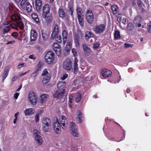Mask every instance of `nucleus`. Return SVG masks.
<instances>
[{
  "instance_id": "a211bd4d",
  "label": "nucleus",
  "mask_w": 151,
  "mask_h": 151,
  "mask_svg": "<svg viewBox=\"0 0 151 151\" xmlns=\"http://www.w3.org/2000/svg\"><path fill=\"white\" fill-rule=\"evenodd\" d=\"M50 7L48 4L45 5L43 8V13L42 15L50 14Z\"/></svg>"
},
{
  "instance_id": "c756f323",
  "label": "nucleus",
  "mask_w": 151,
  "mask_h": 151,
  "mask_svg": "<svg viewBox=\"0 0 151 151\" xmlns=\"http://www.w3.org/2000/svg\"><path fill=\"white\" fill-rule=\"evenodd\" d=\"M111 10L114 14H116L118 11V8L116 5H113L111 6Z\"/></svg>"
},
{
  "instance_id": "2eb2a0df",
  "label": "nucleus",
  "mask_w": 151,
  "mask_h": 151,
  "mask_svg": "<svg viewBox=\"0 0 151 151\" xmlns=\"http://www.w3.org/2000/svg\"><path fill=\"white\" fill-rule=\"evenodd\" d=\"M60 46L57 43H54L52 46L53 49L58 55H59L60 54Z\"/></svg>"
},
{
  "instance_id": "9d476101",
  "label": "nucleus",
  "mask_w": 151,
  "mask_h": 151,
  "mask_svg": "<svg viewBox=\"0 0 151 151\" xmlns=\"http://www.w3.org/2000/svg\"><path fill=\"white\" fill-rule=\"evenodd\" d=\"M42 17L45 19V23L48 24L50 23L52 19V14L42 15Z\"/></svg>"
},
{
  "instance_id": "1a4fd4ad",
  "label": "nucleus",
  "mask_w": 151,
  "mask_h": 151,
  "mask_svg": "<svg viewBox=\"0 0 151 151\" xmlns=\"http://www.w3.org/2000/svg\"><path fill=\"white\" fill-rule=\"evenodd\" d=\"M34 134L35 136V140L37 142V144L39 145H41L43 143V141L37 130H34Z\"/></svg>"
},
{
  "instance_id": "bb28decb",
  "label": "nucleus",
  "mask_w": 151,
  "mask_h": 151,
  "mask_svg": "<svg viewBox=\"0 0 151 151\" xmlns=\"http://www.w3.org/2000/svg\"><path fill=\"white\" fill-rule=\"evenodd\" d=\"M68 33L65 30H64L62 33V35L63 37V43L64 44L66 42L67 39Z\"/></svg>"
},
{
  "instance_id": "9b49d317",
  "label": "nucleus",
  "mask_w": 151,
  "mask_h": 151,
  "mask_svg": "<svg viewBox=\"0 0 151 151\" xmlns=\"http://www.w3.org/2000/svg\"><path fill=\"white\" fill-rule=\"evenodd\" d=\"M101 73L104 77L106 78L111 76L112 72L108 70L103 68L102 69Z\"/></svg>"
},
{
  "instance_id": "680f3d73",
  "label": "nucleus",
  "mask_w": 151,
  "mask_h": 151,
  "mask_svg": "<svg viewBox=\"0 0 151 151\" xmlns=\"http://www.w3.org/2000/svg\"><path fill=\"white\" fill-rule=\"evenodd\" d=\"M29 58L34 60H35L36 58V57L33 54L30 55L29 57Z\"/></svg>"
},
{
  "instance_id": "cd10ccee",
  "label": "nucleus",
  "mask_w": 151,
  "mask_h": 151,
  "mask_svg": "<svg viewBox=\"0 0 151 151\" xmlns=\"http://www.w3.org/2000/svg\"><path fill=\"white\" fill-rule=\"evenodd\" d=\"M83 49L84 53L86 54H88L90 52V48L86 45H83Z\"/></svg>"
},
{
  "instance_id": "a878e982",
  "label": "nucleus",
  "mask_w": 151,
  "mask_h": 151,
  "mask_svg": "<svg viewBox=\"0 0 151 151\" xmlns=\"http://www.w3.org/2000/svg\"><path fill=\"white\" fill-rule=\"evenodd\" d=\"M25 9L28 12H31L32 10V6L29 3L27 2L25 4Z\"/></svg>"
},
{
  "instance_id": "58836bf2",
  "label": "nucleus",
  "mask_w": 151,
  "mask_h": 151,
  "mask_svg": "<svg viewBox=\"0 0 151 151\" xmlns=\"http://www.w3.org/2000/svg\"><path fill=\"white\" fill-rule=\"evenodd\" d=\"M27 0H22L20 3V6L23 9H25V3L26 2Z\"/></svg>"
},
{
  "instance_id": "4468645a",
  "label": "nucleus",
  "mask_w": 151,
  "mask_h": 151,
  "mask_svg": "<svg viewBox=\"0 0 151 151\" xmlns=\"http://www.w3.org/2000/svg\"><path fill=\"white\" fill-rule=\"evenodd\" d=\"M59 32V28L58 25L55 24L53 28L52 32L51 34V38L53 39L57 35Z\"/></svg>"
},
{
  "instance_id": "052dcab7",
  "label": "nucleus",
  "mask_w": 151,
  "mask_h": 151,
  "mask_svg": "<svg viewBox=\"0 0 151 151\" xmlns=\"http://www.w3.org/2000/svg\"><path fill=\"white\" fill-rule=\"evenodd\" d=\"M124 47L126 48H127L129 47H132V45L130 44H127L125 43L124 44Z\"/></svg>"
},
{
  "instance_id": "de8ad7c7",
  "label": "nucleus",
  "mask_w": 151,
  "mask_h": 151,
  "mask_svg": "<svg viewBox=\"0 0 151 151\" xmlns=\"http://www.w3.org/2000/svg\"><path fill=\"white\" fill-rule=\"evenodd\" d=\"M38 70H36L31 75L30 77L32 78H34L38 74Z\"/></svg>"
},
{
  "instance_id": "f8f14e48",
  "label": "nucleus",
  "mask_w": 151,
  "mask_h": 151,
  "mask_svg": "<svg viewBox=\"0 0 151 151\" xmlns=\"http://www.w3.org/2000/svg\"><path fill=\"white\" fill-rule=\"evenodd\" d=\"M64 94V92L59 90L55 91L53 93L54 98H62Z\"/></svg>"
},
{
  "instance_id": "4be33fe9",
  "label": "nucleus",
  "mask_w": 151,
  "mask_h": 151,
  "mask_svg": "<svg viewBox=\"0 0 151 151\" xmlns=\"http://www.w3.org/2000/svg\"><path fill=\"white\" fill-rule=\"evenodd\" d=\"M24 112L25 115L27 116L34 114L35 113V111L32 108H29L26 109L24 110Z\"/></svg>"
},
{
  "instance_id": "4d7b16f0",
  "label": "nucleus",
  "mask_w": 151,
  "mask_h": 151,
  "mask_svg": "<svg viewBox=\"0 0 151 151\" xmlns=\"http://www.w3.org/2000/svg\"><path fill=\"white\" fill-rule=\"evenodd\" d=\"M10 68H11V66H7L6 67L5 70L4 71V72L8 73L9 71L10 70Z\"/></svg>"
},
{
  "instance_id": "13d9d810",
  "label": "nucleus",
  "mask_w": 151,
  "mask_h": 151,
  "mask_svg": "<svg viewBox=\"0 0 151 151\" xmlns=\"http://www.w3.org/2000/svg\"><path fill=\"white\" fill-rule=\"evenodd\" d=\"M68 76V75L67 74H64L63 76L61 78V79L63 80H65Z\"/></svg>"
},
{
  "instance_id": "864d4df0",
  "label": "nucleus",
  "mask_w": 151,
  "mask_h": 151,
  "mask_svg": "<svg viewBox=\"0 0 151 151\" xmlns=\"http://www.w3.org/2000/svg\"><path fill=\"white\" fill-rule=\"evenodd\" d=\"M99 46V43L98 42H96L93 45V47L94 48H97Z\"/></svg>"
},
{
  "instance_id": "20e7f679",
  "label": "nucleus",
  "mask_w": 151,
  "mask_h": 151,
  "mask_svg": "<svg viewBox=\"0 0 151 151\" xmlns=\"http://www.w3.org/2000/svg\"><path fill=\"white\" fill-rule=\"evenodd\" d=\"M54 54L51 52H48L46 54L45 59L46 63L48 64H52L53 63Z\"/></svg>"
},
{
  "instance_id": "c85d7f7f",
  "label": "nucleus",
  "mask_w": 151,
  "mask_h": 151,
  "mask_svg": "<svg viewBox=\"0 0 151 151\" xmlns=\"http://www.w3.org/2000/svg\"><path fill=\"white\" fill-rule=\"evenodd\" d=\"M83 16H81L77 17L79 24L81 26H83L84 25V19Z\"/></svg>"
},
{
  "instance_id": "c03bdc74",
  "label": "nucleus",
  "mask_w": 151,
  "mask_h": 151,
  "mask_svg": "<svg viewBox=\"0 0 151 151\" xmlns=\"http://www.w3.org/2000/svg\"><path fill=\"white\" fill-rule=\"evenodd\" d=\"M68 9L69 12H70V14L72 16L73 14V12L74 10L73 7L72 6H69L68 7Z\"/></svg>"
},
{
  "instance_id": "b1692460",
  "label": "nucleus",
  "mask_w": 151,
  "mask_h": 151,
  "mask_svg": "<svg viewBox=\"0 0 151 151\" xmlns=\"http://www.w3.org/2000/svg\"><path fill=\"white\" fill-rule=\"evenodd\" d=\"M50 78V75H48L46 76H45L43 78L42 83L44 84H46L49 82Z\"/></svg>"
},
{
  "instance_id": "c9c22d12",
  "label": "nucleus",
  "mask_w": 151,
  "mask_h": 151,
  "mask_svg": "<svg viewBox=\"0 0 151 151\" xmlns=\"http://www.w3.org/2000/svg\"><path fill=\"white\" fill-rule=\"evenodd\" d=\"M114 36L116 40H119L120 39L121 36L119 31H115Z\"/></svg>"
},
{
  "instance_id": "7ed1b4c3",
  "label": "nucleus",
  "mask_w": 151,
  "mask_h": 151,
  "mask_svg": "<svg viewBox=\"0 0 151 151\" xmlns=\"http://www.w3.org/2000/svg\"><path fill=\"white\" fill-rule=\"evenodd\" d=\"M11 20L15 21L19 28L21 29H24V25L22 21L20 20V17L17 14H14L12 15L11 18Z\"/></svg>"
},
{
  "instance_id": "a18cd8bd",
  "label": "nucleus",
  "mask_w": 151,
  "mask_h": 151,
  "mask_svg": "<svg viewBox=\"0 0 151 151\" xmlns=\"http://www.w3.org/2000/svg\"><path fill=\"white\" fill-rule=\"evenodd\" d=\"M55 40L59 42H61L62 40H61V37L60 36V35H58L57 36H56L55 37Z\"/></svg>"
},
{
  "instance_id": "37998d69",
  "label": "nucleus",
  "mask_w": 151,
  "mask_h": 151,
  "mask_svg": "<svg viewBox=\"0 0 151 151\" xmlns=\"http://www.w3.org/2000/svg\"><path fill=\"white\" fill-rule=\"evenodd\" d=\"M127 30L129 31H132V24L131 23H129L128 24L127 27Z\"/></svg>"
},
{
  "instance_id": "5701e85b",
  "label": "nucleus",
  "mask_w": 151,
  "mask_h": 151,
  "mask_svg": "<svg viewBox=\"0 0 151 151\" xmlns=\"http://www.w3.org/2000/svg\"><path fill=\"white\" fill-rule=\"evenodd\" d=\"M47 94H43L41 95L39 99V101L41 103H43L45 102L47 99Z\"/></svg>"
},
{
  "instance_id": "79ce46f5",
  "label": "nucleus",
  "mask_w": 151,
  "mask_h": 151,
  "mask_svg": "<svg viewBox=\"0 0 151 151\" xmlns=\"http://www.w3.org/2000/svg\"><path fill=\"white\" fill-rule=\"evenodd\" d=\"M72 134L73 136L75 137H77L78 135V132L77 131V129H73L71 131Z\"/></svg>"
},
{
  "instance_id": "a19ab883",
  "label": "nucleus",
  "mask_w": 151,
  "mask_h": 151,
  "mask_svg": "<svg viewBox=\"0 0 151 151\" xmlns=\"http://www.w3.org/2000/svg\"><path fill=\"white\" fill-rule=\"evenodd\" d=\"M42 36L43 39L44 40H46V39L47 38V36L46 33L45 32L42 30Z\"/></svg>"
},
{
  "instance_id": "423d86ee",
  "label": "nucleus",
  "mask_w": 151,
  "mask_h": 151,
  "mask_svg": "<svg viewBox=\"0 0 151 151\" xmlns=\"http://www.w3.org/2000/svg\"><path fill=\"white\" fill-rule=\"evenodd\" d=\"M106 26L104 24H100L95 26L93 27V31L96 34H99L103 32L105 30Z\"/></svg>"
},
{
  "instance_id": "39448f33",
  "label": "nucleus",
  "mask_w": 151,
  "mask_h": 151,
  "mask_svg": "<svg viewBox=\"0 0 151 151\" xmlns=\"http://www.w3.org/2000/svg\"><path fill=\"white\" fill-rule=\"evenodd\" d=\"M28 100L32 104L35 105L36 104L37 98L34 92H29L28 95Z\"/></svg>"
},
{
  "instance_id": "ea45409f",
  "label": "nucleus",
  "mask_w": 151,
  "mask_h": 151,
  "mask_svg": "<svg viewBox=\"0 0 151 151\" xmlns=\"http://www.w3.org/2000/svg\"><path fill=\"white\" fill-rule=\"evenodd\" d=\"M70 128L71 131L73 130V129H77V127L76 126L75 124L73 122H71L70 124Z\"/></svg>"
},
{
  "instance_id": "ddd939ff",
  "label": "nucleus",
  "mask_w": 151,
  "mask_h": 151,
  "mask_svg": "<svg viewBox=\"0 0 151 151\" xmlns=\"http://www.w3.org/2000/svg\"><path fill=\"white\" fill-rule=\"evenodd\" d=\"M77 117L76 121L78 123H81L84 120V117L82 113L80 111L78 110L77 112Z\"/></svg>"
},
{
  "instance_id": "e433bc0d",
  "label": "nucleus",
  "mask_w": 151,
  "mask_h": 151,
  "mask_svg": "<svg viewBox=\"0 0 151 151\" xmlns=\"http://www.w3.org/2000/svg\"><path fill=\"white\" fill-rule=\"evenodd\" d=\"M10 30V28L7 26L4 27L3 29V34L5 35V34L7 33Z\"/></svg>"
},
{
  "instance_id": "bf43d9fd",
  "label": "nucleus",
  "mask_w": 151,
  "mask_h": 151,
  "mask_svg": "<svg viewBox=\"0 0 151 151\" xmlns=\"http://www.w3.org/2000/svg\"><path fill=\"white\" fill-rule=\"evenodd\" d=\"M72 52L74 56H75L77 55V52L75 49L73 48L72 49Z\"/></svg>"
},
{
  "instance_id": "412c9836",
  "label": "nucleus",
  "mask_w": 151,
  "mask_h": 151,
  "mask_svg": "<svg viewBox=\"0 0 151 151\" xmlns=\"http://www.w3.org/2000/svg\"><path fill=\"white\" fill-rule=\"evenodd\" d=\"M82 35L81 34L79 35L78 34L75 35L74 38V40L76 46H79V41L82 38Z\"/></svg>"
},
{
  "instance_id": "f257e3e1",
  "label": "nucleus",
  "mask_w": 151,
  "mask_h": 151,
  "mask_svg": "<svg viewBox=\"0 0 151 151\" xmlns=\"http://www.w3.org/2000/svg\"><path fill=\"white\" fill-rule=\"evenodd\" d=\"M56 121L53 122L54 130L56 134H60L61 133L60 126L63 129H66L68 127L67 120L65 116H61L58 120L56 118Z\"/></svg>"
},
{
  "instance_id": "4c0bfd02",
  "label": "nucleus",
  "mask_w": 151,
  "mask_h": 151,
  "mask_svg": "<svg viewBox=\"0 0 151 151\" xmlns=\"http://www.w3.org/2000/svg\"><path fill=\"white\" fill-rule=\"evenodd\" d=\"M76 96L75 101L76 102H78L80 101L81 99V94L80 93H78L76 94Z\"/></svg>"
},
{
  "instance_id": "6e6552de",
  "label": "nucleus",
  "mask_w": 151,
  "mask_h": 151,
  "mask_svg": "<svg viewBox=\"0 0 151 151\" xmlns=\"http://www.w3.org/2000/svg\"><path fill=\"white\" fill-rule=\"evenodd\" d=\"M63 67L66 70L70 71L72 69V64L69 59L66 60L63 64Z\"/></svg>"
},
{
  "instance_id": "72a5a7b5",
  "label": "nucleus",
  "mask_w": 151,
  "mask_h": 151,
  "mask_svg": "<svg viewBox=\"0 0 151 151\" xmlns=\"http://www.w3.org/2000/svg\"><path fill=\"white\" fill-rule=\"evenodd\" d=\"M72 42L71 41L67 42L66 45L65 47V50L66 51L68 52L70 49L72 47Z\"/></svg>"
},
{
  "instance_id": "3c124183",
  "label": "nucleus",
  "mask_w": 151,
  "mask_h": 151,
  "mask_svg": "<svg viewBox=\"0 0 151 151\" xmlns=\"http://www.w3.org/2000/svg\"><path fill=\"white\" fill-rule=\"evenodd\" d=\"M40 113H38L36 114L35 116V120L36 122H38L40 119H39V116L40 115Z\"/></svg>"
},
{
  "instance_id": "0eeeda50",
  "label": "nucleus",
  "mask_w": 151,
  "mask_h": 151,
  "mask_svg": "<svg viewBox=\"0 0 151 151\" xmlns=\"http://www.w3.org/2000/svg\"><path fill=\"white\" fill-rule=\"evenodd\" d=\"M86 19L87 21L90 24H92L93 19V14L91 9H88L87 11L86 14Z\"/></svg>"
},
{
  "instance_id": "2f4dec72",
  "label": "nucleus",
  "mask_w": 151,
  "mask_h": 151,
  "mask_svg": "<svg viewBox=\"0 0 151 151\" xmlns=\"http://www.w3.org/2000/svg\"><path fill=\"white\" fill-rule=\"evenodd\" d=\"M31 16L33 19L36 22L38 23L39 22V19L37 15L35 13H34L32 14Z\"/></svg>"
},
{
  "instance_id": "dca6fc26",
  "label": "nucleus",
  "mask_w": 151,
  "mask_h": 151,
  "mask_svg": "<svg viewBox=\"0 0 151 151\" xmlns=\"http://www.w3.org/2000/svg\"><path fill=\"white\" fill-rule=\"evenodd\" d=\"M42 1L41 0H35V6L37 10L39 12H41Z\"/></svg>"
},
{
  "instance_id": "7c9ffc66",
  "label": "nucleus",
  "mask_w": 151,
  "mask_h": 151,
  "mask_svg": "<svg viewBox=\"0 0 151 151\" xmlns=\"http://www.w3.org/2000/svg\"><path fill=\"white\" fill-rule=\"evenodd\" d=\"M58 14L61 17H64L65 16V12L62 8H59L58 10Z\"/></svg>"
},
{
  "instance_id": "473e14b6",
  "label": "nucleus",
  "mask_w": 151,
  "mask_h": 151,
  "mask_svg": "<svg viewBox=\"0 0 151 151\" xmlns=\"http://www.w3.org/2000/svg\"><path fill=\"white\" fill-rule=\"evenodd\" d=\"M76 11L77 14V17L83 16V11L81 8L78 7L77 8Z\"/></svg>"
},
{
  "instance_id": "393cba45",
  "label": "nucleus",
  "mask_w": 151,
  "mask_h": 151,
  "mask_svg": "<svg viewBox=\"0 0 151 151\" xmlns=\"http://www.w3.org/2000/svg\"><path fill=\"white\" fill-rule=\"evenodd\" d=\"M9 9L10 11V16L11 17L13 14H16L13 12L14 10V7L13 4L12 3L9 4Z\"/></svg>"
},
{
  "instance_id": "f03ea898",
  "label": "nucleus",
  "mask_w": 151,
  "mask_h": 151,
  "mask_svg": "<svg viewBox=\"0 0 151 151\" xmlns=\"http://www.w3.org/2000/svg\"><path fill=\"white\" fill-rule=\"evenodd\" d=\"M42 130L45 132H49L51 127V120L47 117L43 118L41 121Z\"/></svg>"
},
{
  "instance_id": "8fccbe9b",
  "label": "nucleus",
  "mask_w": 151,
  "mask_h": 151,
  "mask_svg": "<svg viewBox=\"0 0 151 151\" xmlns=\"http://www.w3.org/2000/svg\"><path fill=\"white\" fill-rule=\"evenodd\" d=\"M8 73H6L5 72H4L3 73V76H2V81L3 82L4 81V80L5 79L6 77L8 76Z\"/></svg>"
},
{
  "instance_id": "0e129e2a",
  "label": "nucleus",
  "mask_w": 151,
  "mask_h": 151,
  "mask_svg": "<svg viewBox=\"0 0 151 151\" xmlns=\"http://www.w3.org/2000/svg\"><path fill=\"white\" fill-rule=\"evenodd\" d=\"M73 96L72 95H70L69 97V103H72V100L73 99Z\"/></svg>"
},
{
  "instance_id": "5fc2aeb1",
  "label": "nucleus",
  "mask_w": 151,
  "mask_h": 151,
  "mask_svg": "<svg viewBox=\"0 0 151 151\" xmlns=\"http://www.w3.org/2000/svg\"><path fill=\"white\" fill-rule=\"evenodd\" d=\"M26 66V64L25 63H22L19 64L18 66L17 67L18 68H20L22 67H24L25 66Z\"/></svg>"
},
{
  "instance_id": "69168bd1",
  "label": "nucleus",
  "mask_w": 151,
  "mask_h": 151,
  "mask_svg": "<svg viewBox=\"0 0 151 151\" xmlns=\"http://www.w3.org/2000/svg\"><path fill=\"white\" fill-rule=\"evenodd\" d=\"M19 93H15L14 95V98L15 99H17L19 95Z\"/></svg>"
},
{
  "instance_id": "49530a36",
  "label": "nucleus",
  "mask_w": 151,
  "mask_h": 151,
  "mask_svg": "<svg viewBox=\"0 0 151 151\" xmlns=\"http://www.w3.org/2000/svg\"><path fill=\"white\" fill-rule=\"evenodd\" d=\"M141 20L139 16H137L134 20V23L136 24L137 23L140 22Z\"/></svg>"
},
{
  "instance_id": "09e8293b",
  "label": "nucleus",
  "mask_w": 151,
  "mask_h": 151,
  "mask_svg": "<svg viewBox=\"0 0 151 151\" xmlns=\"http://www.w3.org/2000/svg\"><path fill=\"white\" fill-rule=\"evenodd\" d=\"M50 75V74L48 73V72L47 70V69H45L43 71V73L42 75V76H46V75Z\"/></svg>"
},
{
  "instance_id": "774afa93",
  "label": "nucleus",
  "mask_w": 151,
  "mask_h": 151,
  "mask_svg": "<svg viewBox=\"0 0 151 151\" xmlns=\"http://www.w3.org/2000/svg\"><path fill=\"white\" fill-rule=\"evenodd\" d=\"M73 148H72L70 147H69L68 146L67 147V149L69 151H73Z\"/></svg>"
},
{
  "instance_id": "603ef678",
  "label": "nucleus",
  "mask_w": 151,
  "mask_h": 151,
  "mask_svg": "<svg viewBox=\"0 0 151 151\" xmlns=\"http://www.w3.org/2000/svg\"><path fill=\"white\" fill-rule=\"evenodd\" d=\"M147 29L149 32H151V22H150L147 24Z\"/></svg>"
},
{
  "instance_id": "338daca9",
  "label": "nucleus",
  "mask_w": 151,
  "mask_h": 151,
  "mask_svg": "<svg viewBox=\"0 0 151 151\" xmlns=\"http://www.w3.org/2000/svg\"><path fill=\"white\" fill-rule=\"evenodd\" d=\"M122 23L124 24H125L127 23V19L126 18L123 19Z\"/></svg>"
},
{
  "instance_id": "f704fd0d",
  "label": "nucleus",
  "mask_w": 151,
  "mask_h": 151,
  "mask_svg": "<svg viewBox=\"0 0 151 151\" xmlns=\"http://www.w3.org/2000/svg\"><path fill=\"white\" fill-rule=\"evenodd\" d=\"M93 36V34L90 31H87L85 34V37L86 39L92 37Z\"/></svg>"
},
{
  "instance_id": "aec40b11",
  "label": "nucleus",
  "mask_w": 151,
  "mask_h": 151,
  "mask_svg": "<svg viewBox=\"0 0 151 151\" xmlns=\"http://www.w3.org/2000/svg\"><path fill=\"white\" fill-rule=\"evenodd\" d=\"M37 34L35 31L32 29L30 32V38L31 41L35 40L37 37Z\"/></svg>"
},
{
  "instance_id": "e2e57ef3",
  "label": "nucleus",
  "mask_w": 151,
  "mask_h": 151,
  "mask_svg": "<svg viewBox=\"0 0 151 151\" xmlns=\"http://www.w3.org/2000/svg\"><path fill=\"white\" fill-rule=\"evenodd\" d=\"M18 35V33L17 32H14L11 34V35L14 37L17 36Z\"/></svg>"
},
{
  "instance_id": "f3484780",
  "label": "nucleus",
  "mask_w": 151,
  "mask_h": 151,
  "mask_svg": "<svg viewBox=\"0 0 151 151\" xmlns=\"http://www.w3.org/2000/svg\"><path fill=\"white\" fill-rule=\"evenodd\" d=\"M66 85V82L65 81L59 82L57 84V87L58 90L63 91L64 92L65 89H64V87Z\"/></svg>"
},
{
  "instance_id": "6e6d98bb",
  "label": "nucleus",
  "mask_w": 151,
  "mask_h": 151,
  "mask_svg": "<svg viewBox=\"0 0 151 151\" xmlns=\"http://www.w3.org/2000/svg\"><path fill=\"white\" fill-rule=\"evenodd\" d=\"M137 3L139 7H141L142 6V4H143L142 2L140 0L138 1H137Z\"/></svg>"
},
{
  "instance_id": "6ab92c4d",
  "label": "nucleus",
  "mask_w": 151,
  "mask_h": 151,
  "mask_svg": "<svg viewBox=\"0 0 151 151\" xmlns=\"http://www.w3.org/2000/svg\"><path fill=\"white\" fill-rule=\"evenodd\" d=\"M78 60L76 58H75L73 63V69L74 70L73 73L75 74H76L78 70Z\"/></svg>"
}]
</instances>
